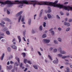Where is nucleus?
Returning <instances> with one entry per match:
<instances>
[{
	"instance_id": "obj_1",
	"label": "nucleus",
	"mask_w": 72,
	"mask_h": 72,
	"mask_svg": "<svg viewBox=\"0 0 72 72\" xmlns=\"http://www.w3.org/2000/svg\"><path fill=\"white\" fill-rule=\"evenodd\" d=\"M0 3L1 4V6L3 7L5 5H6L7 4V6L8 7H12L13 4H14L15 3L14 2L12 1H7L5 3H4L3 2L0 1Z\"/></svg>"
},
{
	"instance_id": "obj_2",
	"label": "nucleus",
	"mask_w": 72,
	"mask_h": 72,
	"mask_svg": "<svg viewBox=\"0 0 72 72\" xmlns=\"http://www.w3.org/2000/svg\"><path fill=\"white\" fill-rule=\"evenodd\" d=\"M22 13L23 12H22V11H21L18 13L17 14H16V17H19L18 19V22H19V23L20 22L21 19V21L22 22H23L24 21V16H22V15H21V14H22Z\"/></svg>"
},
{
	"instance_id": "obj_3",
	"label": "nucleus",
	"mask_w": 72,
	"mask_h": 72,
	"mask_svg": "<svg viewBox=\"0 0 72 72\" xmlns=\"http://www.w3.org/2000/svg\"><path fill=\"white\" fill-rule=\"evenodd\" d=\"M16 60H17L18 63L17 62H15L14 64V66H18V65L20 64V62H19V58H16Z\"/></svg>"
},
{
	"instance_id": "obj_4",
	"label": "nucleus",
	"mask_w": 72,
	"mask_h": 72,
	"mask_svg": "<svg viewBox=\"0 0 72 72\" xmlns=\"http://www.w3.org/2000/svg\"><path fill=\"white\" fill-rule=\"evenodd\" d=\"M2 27L3 29L2 30V31L4 32V31H7V30H8V28L6 27H5V25H2Z\"/></svg>"
},
{
	"instance_id": "obj_5",
	"label": "nucleus",
	"mask_w": 72,
	"mask_h": 72,
	"mask_svg": "<svg viewBox=\"0 0 72 72\" xmlns=\"http://www.w3.org/2000/svg\"><path fill=\"white\" fill-rule=\"evenodd\" d=\"M43 41L45 43H46L47 44H48L50 42V40L49 39H44L43 40Z\"/></svg>"
},
{
	"instance_id": "obj_6",
	"label": "nucleus",
	"mask_w": 72,
	"mask_h": 72,
	"mask_svg": "<svg viewBox=\"0 0 72 72\" xmlns=\"http://www.w3.org/2000/svg\"><path fill=\"white\" fill-rule=\"evenodd\" d=\"M3 20H4V21H7L8 22H11L10 19H8V18H3Z\"/></svg>"
},
{
	"instance_id": "obj_7",
	"label": "nucleus",
	"mask_w": 72,
	"mask_h": 72,
	"mask_svg": "<svg viewBox=\"0 0 72 72\" xmlns=\"http://www.w3.org/2000/svg\"><path fill=\"white\" fill-rule=\"evenodd\" d=\"M11 47L14 49H17V46L15 45L12 44L11 45Z\"/></svg>"
},
{
	"instance_id": "obj_8",
	"label": "nucleus",
	"mask_w": 72,
	"mask_h": 72,
	"mask_svg": "<svg viewBox=\"0 0 72 72\" xmlns=\"http://www.w3.org/2000/svg\"><path fill=\"white\" fill-rule=\"evenodd\" d=\"M47 17L49 19H51L52 18V16L50 14H47Z\"/></svg>"
},
{
	"instance_id": "obj_9",
	"label": "nucleus",
	"mask_w": 72,
	"mask_h": 72,
	"mask_svg": "<svg viewBox=\"0 0 72 72\" xmlns=\"http://www.w3.org/2000/svg\"><path fill=\"white\" fill-rule=\"evenodd\" d=\"M60 53L61 54H66V52L64 50H61L60 51Z\"/></svg>"
},
{
	"instance_id": "obj_10",
	"label": "nucleus",
	"mask_w": 72,
	"mask_h": 72,
	"mask_svg": "<svg viewBox=\"0 0 72 72\" xmlns=\"http://www.w3.org/2000/svg\"><path fill=\"white\" fill-rule=\"evenodd\" d=\"M58 41L60 42H62V39L61 38L59 37L58 38Z\"/></svg>"
},
{
	"instance_id": "obj_11",
	"label": "nucleus",
	"mask_w": 72,
	"mask_h": 72,
	"mask_svg": "<svg viewBox=\"0 0 72 72\" xmlns=\"http://www.w3.org/2000/svg\"><path fill=\"white\" fill-rule=\"evenodd\" d=\"M17 38L19 40V42L20 43L21 42V37L20 36H18Z\"/></svg>"
},
{
	"instance_id": "obj_12",
	"label": "nucleus",
	"mask_w": 72,
	"mask_h": 72,
	"mask_svg": "<svg viewBox=\"0 0 72 72\" xmlns=\"http://www.w3.org/2000/svg\"><path fill=\"white\" fill-rule=\"evenodd\" d=\"M53 42L54 44H59V43H58V41H57V40H54Z\"/></svg>"
},
{
	"instance_id": "obj_13",
	"label": "nucleus",
	"mask_w": 72,
	"mask_h": 72,
	"mask_svg": "<svg viewBox=\"0 0 72 72\" xmlns=\"http://www.w3.org/2000/svg\"><path fill=\"white\" fill-rule=\"evenodd\" d=\"M11 48L10 47H8L7 48V51L8 52H10L11 51Z\"/></svg>"
},
{
	"instance_id": "obj_14",
	"label": "nucleus",
	"mask_w": 72,
	"mask_h": 72,
	"mask_svg": "<svg viewBox=\"0 0 72 72\" xmlns=\"http://www.w3.org/2000/svg\"><path fill=\"white\" fill-rule=\"evenodd\" d=\"M11 10L10 9L7 10V13L8 14H10Z\"/></svg>"
},
{
	"instance_id": "obj_15",
	"label": "nucleus",
	"mask_w": 72,
	"mask_h": 72,
	"mask_svg": "<svg viewBox=\"0 0 72 72\" xmlns=\"http://www.w3.org/2000/svg\"><path fill=\"white\" fill-rule=\"evenodd\" d=\"M31 19H30L28 20V24L29 25H31Z\"/></svg>"
},
{
	"instance_id": "obj_16",
	"label": "nucleus",
	"mask_w": 72,
	"mask_h": 72,
	"mask_svg": "<svg viewBox=\"0 0 72 72\" xmlns=\"http://www.w3.org/2000/svg\"><path fill=\"white\" fill-rule=\"evenodd\" d=\"M67 57H69V56H63L62 57V59H65V58H67Z\"/></svg>"
},
{
	"instance_id": "obj_17",
	"label": "nucleus",
	"mask_w": 72,
	"mask_h": 72,
	"mask_svg": "<svg viewBox=\"0 0 72 72\" xmlns=\"http://www.w3.org/2000/svg\"><path fill=\"white\" fill-rule=\"evenodd\" d=\"M5 56V54H3L1 58V60H3V58H4V56Z\"/></svg>"
},
{
	"instance_id": "obj_18",
	"label": "nucleus",
	"mask_w": 72,
	"mask_h": 72,
	"mask_svg": "<svg viewBox=\"0 0 72 72\" xmlns=\"http://www.w3.org/2000/svg\"><path fill=\"white\" fill-rule=\"evenodd\" d=\"M39 31H42V26H40V27L39 28Z\"/></svg>"
},
{
	"instance_id": "obj_19",
	"label": "nucleus",
	"mask_w": 72,
	"mask_h": 72,
	"mask_svg": "<svg viewBox=\"0 0 72 72\" xmlns=\"http://www.w3.org/2000/svg\"><path fill=\"white\" fill-rule=\"evenodd\" d=\"M46 35L45 34H44L42 36V38H45V37H46Z\"/></svg>"
},
{
	"instance_id": "obj_20",
	"label": "nucleus",
	"mask_w": 72,
	"mask_h": 72,
	"mask_svg": "<svg viewBox=\"0 0 72 72\" xmlns=\"http://www.w3.org/2000/svg\"><path fill=\"white\" fill-rule=\"evenodd\" d=\"M27 62V60L26 59H24V63L26 64Z\"/></svg>"
},
{
	"instance_id": "obj_21",
	"label": "nucleus",
	"mask_w": 72,
	"mask_h": 72,
	"mask_svg": "<svg viewBox=\"0 0 72 72\" xmlns=\"http://www.w3.org/2000/svg\"><path fill=\"white\" fill-rule=\"evenodd\" d=\"M56 17L57 19H60V16L58 15H56Z\"/></svg>"
},
{
	"instance_id": "obj_22",
	"label": "nucleus",
	"mask_w": 72,
	"mask_h": 72,
	"mask_svg": "<svg viewBox=\"0 0 72 72\" xmlns=\"http://www.w3.org/2000/svg\"><path fill=\"white\" fill-rule=\"evenodd\" d=\"M57 51V48H55L53 50V52L54 53H56Z\"/></svg>"
},
{
	"instance_id": "obj_23",
	"label": "nucleus",
	"mask_w": 72,
	"mask_h": 72,
	"mask_svg": "<svg viewBox=\"0 0 72 72\" xmlns=\"http://www.w3.org/2000/svg\"><path fill=\"white\" fill-rule=\"evenodd\" d=\"M58 57H62V56H63V55H62V54H58Z\"/></svg>"
},
{
	"instance_id": "obj_24",
	"label": "nucleus",
	"mask_w": 72,
	"mask_h": 72,
	"mask_svg": "<svg viewBox=\"0 0 72 72\" xmlns=\"http://www.w3.org/2000/svg\"><path fill=\"white\" fill-rule=\"evenodd\" d=\"M70 30H71V28H68L66 29V31H70Z\"/></svg>"
},
{
	"instance_id": "obj_25",
	"label": "nucleus",
	"mask_w": 72,
	"mask_h": 72,
	"mask_svg": "<svg viewBox=\"0 0 72 72\" xmlns=\"http://www.w3.org/2000/svg\"><path fill=\"white\" fill-rule=\"evenodd\" d=\"M22 55H23V57H26V53H22Z\"/></svg>"
},
{
	"instance_id": "obj_26",
	"label": "nucleus",
	"mask_w": 72,
	"mask_h": 72,
	"mask_svg": "<svg viewBox=\"0 0 72 72\" xmlns=\"http://www.w3.org/2000/svg\"><path fill=\"white\" fill-rule=\"evenodd\" d=\"M51 32L52 35H54V31H51Z\"/></svg>"
},
{
	"instance_id": "obj_27",
	"label": "nucleus",
	"mask_w": 72,
	"mask_h": 72,
	"mask_svg": "<svg viewBox=\"0 0 72 72\" xmlns=\"http://www.w3.org/2000/svg\"><path fill=\"white\" fill-rule=\"evenodd\" d=\"M46 22H44L43 23V26L44 27H45L46 26Z\"/></svg>"
},
{
	"instance_id": "obj_28",
	"label": "nucleus",
	"mask_w": 72,
	"mask_h": 72,
	"mask_svg": "<svg viewBox=\"0 0 72 72\" xmlns=\"http://www.w3.org/2000/svg\"><path fill=\"white\" fill-rule=\"evenodd\" d=\"M33 67H34L35 69H37V66L36 65H34L33 66Z\"/></svg>"
},
{
	"instance_id": "obj_29",
	"label": "nucleus",
	"mask_w": 72,
	"mask_h": 72,
	"mask_svg": "<svg viewBox=\"0 0 72 72\" xmlns=\"http://www.w3.org/2000/svg\"><path fill=\"white\" fill-rule=\"evenodd\" d=\"M66 69H67V72H69V68H66Z\"/></svg>"
},
{
	"instance_id": "obj_30",
	"label": "nucleus",
	"mask_w": 72,
	"mask_h": 72,
	"mask_svg": "<svg viewBox=\"0 0 72 72\" xmlns=\"http://www.w3.org/2000/svg\"><path fill=\"white\" fill-rule=\"evenodd\" d=\"M6 33L7 35H10V32L8 31H6Z\"/></svg>"
},
{
	"instance_id": "obj_31",
	"label": "nucleus",
	"mask_w": 72,
	"mask_h": 72,
	"mask_svg": "<svg viewBox=\"0 0 72 72\" xmlns=\"http://www.w3.org/2000/svg\"><path fill=\"white\" fill-rule=\"evenodd\" d=\"M58 50H59L60 51L61 50H62V48L61 47H59L58 49Z\"/></svg>"
},
{
	"instance_id": "obj_32",
	"label": "nucleus",
	"mask_w": 72,
	"mask_h": 72,
	"mask_svg": "<svg viewBox=\"0 0 72 72\" xmlns=\"http://www.w3.org/2000/svg\"><path fill=\"white\" fill-rule=\"evenodd\" d=\"M48 57L50 58V60H52V58H51V56H50V55H48Z\"/></svg>"
},
{
	"instance_id": "obj_33",
	"label": "nucleus",
	"mask_w": 72,
	"mask_h": 72,
	"mask_svg": "<svg viewBox=\"0 0 72 72\" xmlns=\"http://www.w3.org/2000/svg\"><path fill=\"white\" fill-rule=\"evenodd\" d=\"M6 40L5 39H3L1 40V42H4V41H5Z\"/></svg>"
},
{
	"instance_id": "obj_34",
	"label": "nucleus",
	"mask_w": 72,
	"mask_h": 72,
	"mask_svg": "<svg viewBox=\"0 0 72 72\" xmlns=\"http://www.w3.org/2000/svg\"><path fill=\"white\" fill-rule=\"evenodd\" d=\"M32 33H35V31L34 30H32Z\"/></svg>"
},
{
	"instance_id": "obj_35",
	"label": "nucleus",
	"mask_w": 72,
	"mask_h": 72,
	"mask_svg": "<svg viewBox=\"0 0 72 72\" xmlns=\"http://www.w3.org/2000/svg\"><path fill=\"white\" fill-rule=\"evenodd\" d=\"M23 35L24 37H25V35H26V31L23 32Z\"/></svg>"
},
{
	"instance_id": "obj_36",
	"label": "nucleus",
	"mask_w": 72,
	"mask_h": 72,
	"mask_svg": "<svg viewBox=\"0 0 72 72\" xmlns=\"http://www.w3.org/2000/svg\"><path fill=\"white\" fill-rule=\"evenodd\" d=\"M58 30L60 31L62 30V28H58Z\"/></svg>"
},
{
	"instance_id": "obj_37",
	"label": "nucleus",
	"mask_w": 72,
	"mask_h": 72,
	"mask_svg": "<svg viewBox=\"0 0 72 72\" xmlns=\"http://www.w3.org/2000/svg\"><path fill=\"white\" fill-rule=\"evenodd\" d=\"M56 59L57 60L56 61V64H58V60L57 58Z\"/></svg>"
},
{
	"instance_id": "obj_38",
	"label": "nucleus",
	"mask_w": 72,
	"mask_h": 72,
	"mask_svg": "<svg viewBox=\"0 0 72 72\" xmlns=\"http://www.w3.org/2000/svg\"><path fill=\"white\" fill-rule=\"evenodd\" d=\"M37 53H38V54H39V55H41V54L40 52L38 51Z\"/></svg>"
},
{
	"instance_id": "obj_39",
	"label": "nucleus",
	"mask_w": 72,
	"mask_h": 72,
	"mask_svg": "<svg viewBox=\"0 0 72 72\" xmlns=\"http://www.w3.org/2000/svg\"><path fill=\"white\" fill-rule=\"evenodd\" d=\"M69 22H72V19H69Z\"/></svg>"
},
{
	"instance_id": "obj_40",
	"label": "nucleus",
	"mask_w": 72,
	"mask_h": 72,
	"mask_svg": "<svg viewBox=\"0 0 72 72\" xmlns=\"http://www.w3.org/2000/svg\"><path fill=\"white\" fill-rule=\"evenodd\" d=\"M51 10L50 9L48 10V13H51Z\"/></svg>"
},
{
	"instance_id": "obj_41",
	"label": "nucleus",
	"mask_w": 72,
	"mask_h": 72,
	"mask_svg": "<svg viewBox=\"0 0 72 72\" xmlns=\"http://www.w3.org/2000/svg\"><path fill=\"white\" fill-rule=\"evenodd\" d=\"M6 10H7V8H4V12H6Z\"/></svg>"
},
{
	"instance_id": "obj_42",
	"label": "nucleus",
	"mask_w": 72,
	"mask_h": 72,
	"mask_svg": "<svg viewBox=\"0 0 72 72\" xmlns=\"http://www.w3.org/2000/svg\"><path fill=\"white\" fill-rule=\"evenodd\" d=\"M68 23L66 22H64V25L65 26H66V25H67V24H68Z\"/></svg>"
},
{
	"instance_id": "obj_43",
	"label": "nucleus",
	"mask_w": 72,
	"mask_h": 72,
	"mask_svg": "<svg viewBox=\"0 0 72 72\" xmlns=\"http://www.w3.org/2000/svg\"><path fill=\"white\" fill-rule=\"evenodd\" d=\"M67 26H68V27L70 26V24H69V23L68 22V24H67Z\"/></svg>"
},
{
	"instance_id": "obj_44",
	"label": "nucleus",
	"mask_w": 72,
	"mask_h": 72,
	"mask_svg": "<svg viewBox=\"0 0 72 72\" xmlns=\"http://www.w3.org/2000/svg\"><path fill=\"white\" fill-rule=\"evenodd\" d=\"M7 70H9V69H10L9 67L8 66H7Z\"/></svg>"
},
{
	"instance_id": "obj_45",
	"label": "nucleus",
	"mask_w": 72,
	"mask_h": 72,
	"mask_svg": "<svg viewBox=\"0 0 72 72\" xmlns=\"http://www.w3.org/2000/svg\"><path fill=\"white\" fill-rule=\"evenodd\" d=\"M28 63H29V64H32V63L31 62V61H28Z\"/></svg>"
},
{
	"instance_id": "obj_46",
	"label": "nucleus",
	"mask_w": 72,
	"mask_h": 72,
	"mask_svg": "<svg viewBox=\"0 0 72 72\" xmlns=\"http://www.w3.org/2000/svg\"><path fill=\"white\" fill-rule=\"evenodd\" d=\"M15 40H16V39H15V38H14L12 40V42H14V41H15Z\"/></svg>"
},
{
	"instance_id": "obj_47",
	"label": "nucleus",
	"mask_w": 72,
	"mask_h": 72,
	"mask_svg": "<svg viewBox=\"0 0 72 72\" xmlns=\"http://www.w3.org/2000/svg\"><path fill=\"white\" fill-rule=\"evenodd\" d=\"M9 67L10 68V69H12V66L10 65Z\"/></svg>"
},
{
	"instance_id": "obj_48",
	"label": "nucleus",
	"mask_w": 72,
	"mask_h": 72,
	"mask_svg": "<svg viewBox=\"0 0 72 72\" xmlns=\"http://www.w3.org/2000/svg\"><path fill=\"white\" fill-rule=\"evenodd\" d=\"M60 13L61 15H63L64 14H63L62 12H60Z\"/></svg>"
},
{
	"instance_id": "obj_49",
	"label": "nucleus",
	"mask_w": 72,
	"mask_h": 72,
	"mask_svg": "<svg viewBox=\"0 0 72 72\" xmlns=\"http://www.w3.org/2000/svg\"><path fill=\"white\" fill-rule=\"evenodd\" d=\"M40 49L41 51H43V49H42V48H40Z\"/></svg>"
},
{
	"instance_id": "obj_50",
	"label": "nucleus",
	"mask_w": 72,
	"mask_h": 72,
	"mask_svg": "<svg viewBox=\"0 0 72 72\" xmlns=\"http://www.w3.org/2000/svg\"><path fill=\"white\" fill-rule=\"evenodd\" d=\"M68 4V2H65L64 3V5H66V4Z\"/></svg>"
},
{
	"instance_id": "obj_51",
	"label": "nucleus",
	"mask_w": 72,
	"mask_h": 72,
	"mask_svg": "<svg viewBox=\"0 0 72 72\" xmlns=\"http://www.w3.org/2000/svg\"><path fill=\"white\" fill-rule=\"evenodd\" d=\"M53 48H51L50 49V51H51V50H53Z\"/></svg>"
},
{
	"instance_id": "obj_52",
	"label": "nucleus",
	"mask_w": 72,
	"mask_h": 72,
	"mask_svg": "<svg viewBox=\"0 0 72 72\" xmlns=\"http://www.w3.org/2000/svg\"><path fill=\"white\" fill-rule=\"evenodd\" d=\"M22 65H23V64H22V63H21L20 65V66L21 67H22Z\"/></svg>"
},
{
	"instance_id": "obj_53",
	"label": "nucleus",
	"mask_w": 72,
	"mask_h": 72,
	"mask_svg": "<svg viewBox=\"0 0 72 72\" xmlns=\"http://www.w3.org/2000/svg\"><path fill=\"white\" fill-rule=\"evenodd\" d=\"M27 69H28L27 68H26L24 70V71H27Z\"/></svg>"
},
{
	"instance_id": "obj_54",
	"label": "nucleus",
	"mask_w": 72,
	"mask_h": 72,
	"mask_svg": "<svg viewBox=\"0 0 72 72\" xmlns=\"http://www.w3.org/2000/svg\"><path fill=\"white\" fill-rule=\"evenodd\" d=\"M44 19H45V20H46V19H48V18H47V17H44Z\"/></svg>"
},
{
	"instance_id": "obj_55",
	"label": "nucleus",
	"mask_w": 72,
	"mask_h": 72,
	"mask_svg": "<svg viewBox=\"0 0 72 72\" xmlns=\"http://www.w3.org/2000/svg\"><path fill=\"white\" fill-rule=\"evenodd\" d=\"M53 30V28H52L50 29L49 31H52V30Z\"/></svg>"
},
{
	"instance_id": "obj_56",
	"label": "nucleus",
	"mask_w": 72,
	"mask_h": 72,
	"mask_svg": "<svg viewBox=\"0 0 72 72\" xmlns=\"http://www.w3.org/2000/svg\"><path fill=\"white\" fill-rule=\"evenodd\" d=\"M43 10H42L40 12V13H41V14H42V12H43Z\"/></svg>"
},
{
	"instance_id": "obj_57",
	"label": "nucleus",
	"mask_w": 72,
	"mask_h": 72,
	"mask_svg": "<svg viewBox=\"0 0 72 72\" xmlns=\"http://www.w3.org/2000/svg\"><path fill=\"white\" fill-rule=\"evenodd\" d=\"M64 68V66H61L60 67V69H62V68Z\"/></svg>"
},
{
	"instance_id": "obj_58",
	"label": "nucleus",
	"mask_w": 72,
	"mask_h": 72,
	"mask_svg": "<svg viewBox=\"0 0 72 72\" xmlns=\"http://www.w3.org/2000/svg\"><path fill=\"white\" fill-rule=\"evenodd\" d=\"M23 40H24V41H26V39H25V38L24 37H23Z\"/></svg>"
},
{
	"instance_id": "obj_59",
	"label": "nucleus",
	"mask_w": 72,
	"mask_h": 72,
	"mask_svg": "<svg viewBox=\"0 0 72 72\" xmlns=\"http://www.w3.org/2000/svg\"><path fill=\"white\" fill-rule=\"evenodd\" d=\"M1 22L2 23H3V24H5V22L3 21H2Z\"/></svg>"
},
{
	"instance_id": "obj_60",
	"label": "nucleus",
	"mask_w": 72,
	"mask_h": 72,
	"mask_svg": "<svg viewBox=\"0 0 72 72\" xmlns=\"http://www.w3.org/2000/svg\"><path fill=\"white\" fill-rule=\"evenodd\" d=\"M65 20L66 21H68V19L67 18H66L65 19Z\"/></svg>"
},
{
	"instance_id": "obj_61",
	"label": "nucleus",
	"mask_w": 72,
	"mask_h": 72,
	"mask_svg": "<svg viewBox=\"0 0 72 72\" xmlns=\"http://www.w3.org/2000/svg\"><path fill=\"white\" fill-rule=\"evenodd\" d=\"M10 64H13V63H13V61H10Z\"/></svg>"
},
{
	"instance_id": "obj_62",
	"label": "nucleus",
	"mask_w": 72,
	"mask_h": 72,
	"mask_svg": "<svg viewBox=\"0 0 72 72\" xmlns=\"http://www.w3.org/2000/svg\"><path fill=\"white\" fill-rule=\"evenodd\" d=\"M9 64H10V63L8 61L7 62V65H9Z\"/></svg>"
},
{
	"instance_id": "obj_63",
	"label": "nucleus",
	"mask_w": 72,
	"mask_h": 72,
	"mask_svg": "<svg viewBox=\"0 0 72 72\" xmlns=\"http://www.w3.org/2000/svg\"><path fill=\"white\" fill-rule=\"evenodd\" d=\"M69 13H66V15H67L68 16V15H69Z\"/></svg>"
},
{
	"instance_id": "obj_64",
	"label": "nucleus",
	"mask_w": 72,
	"mask_h": 72,
	"mask_svg": "<svg viewBox=\"0 0 72 72\" xmlns=\"http://www.w3.org/2000/svg\"><path fill=\"white\" fill-rule=\"evenodd\" d=\"M53 62L54 63H56V61H55V60L53 61Z\"/></svg>"
}]
</instances>
